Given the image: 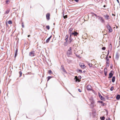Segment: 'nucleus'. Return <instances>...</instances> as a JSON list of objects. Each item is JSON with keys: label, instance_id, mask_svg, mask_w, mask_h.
<instances>
[{"label": "nucleus", "instance_id": "nucleus-22", "mask_svg": "<svg viewBox=\"0 0 120 120\" xmlns=\"http://www.w3.org/2000/svg\"><path fill=\"white\" fill-rule=\"evenodd\" d=\"M100 119L101 120H104L105 119V117L104 116L101 117H100Z\"/></svg>", "mask_w": 120, "mask_h": 120}, {"label": "nucleus", "instance_id": "nucleus-40", "mask_svg": "<svg viewBox=\"0 0 120 120\" xmlns=\"http://www.w3.org/2000/svg\"><path fill=\"white\" fill-rule=\"evenodd\" d=\"M104 74L105 76H106L107 75V72H104Z\"/></svg>", "mask_w": 120, "mask_h": 120}, {"label": "nucleus", "instance_id": "nucleus-35", "mask_svg": "<svg viewBox=\"0 0 120 120\" xmlns=\"http://www.w3.org/2000/svg\"><path fill=\"white\" fill-rule=\"evenodd\" d=\"M107 69L106 68H105L104 69V72H107Z\"/></svg>", "mask_w": 120, "mask_h": 120}, {"label": "nucleus", "instance_id": "nucleus-24", "mask_svg": "<svg viewBox=\"0 0 120 120\" xmlns=\"http://www.w3.org/2000/svg\"><path fill=\"white\" fill-rule=\"evenodd\" d=\"M67 61L68 63H71V60L67 59Z\"/></svg>", "mask_w": 120, "mask_h": 120}, {"label": "nucleus", "instance_id": "nucleus-46", "mask_svg": "<svg viewBox=\"0 0 120 120\" xmlns=\"http://www.w3.org/2000/svg\"><path fill=\"white\" fill-rule=\"evenodd\" d=\"M99 101V102H100L102 104H103V102L102 101Z\"/></svg>", "mask_w": 120, "mask_h": 120}, {"label": "nucleus", "instance_id": "nucleus-57", "mask_svg": "<svg viewBox=\"0 0 120 120\" xmlns=\"http://www.w3.org/2000/svg\"><path fill=\"white\" fill-rule=\"evenodd\" d=\"M110 46H112V45L111 44H110Z\"/></svg>", "mask_w": 120, "mask_h": 120}, {"label": "nucleus", "instance_id": "nucleus-11", "mask_svg": "<svg viewBox=\"0 0 120 120\" xmlns=\"http://www.w3.org/2000/svg\"><path fill=\"white\" fill-rule=\"evenodd\" d=\"M61 67L62 71L64 72V73H67L66 72L65 69H64V67L62 66H61Z\"/></svg>", "mask_w": 120, "mask_h": 120}, {"label": "nucleus", "instance_id": "nucleus-7", "mask_svg": "<svg viewBox=\"0 0 120 120\" xmlns=\"http://www.w3.org/2000/svg\"><path fill=\"white\" fill-rule=\"evenodd\" d=\"M83 38L86 39L87 37V34L86 33L84 34L82 36Z\"/></svg>", "mask_w": 120, "mask_h": 120}, {"label": "nucleus", "instance_id": "nucleus-28", "mask_svg": "<svg viewBox=\"0 0 120 120\" xmlns=\"http://www.w3.org/2000/svg\"><path fill=\"white\" fill-rule=\"evenodd\" d=\"M12 22L11 20H9L8 21V23L9 24H12Z\"/></svg>", "mask_w": 120, "mask_h": 120}, {"label": "nucleus", "instance_id": "nucleus-34", "mask_svg": "<svg viewBox=\"0 0 120 120\" xmlns=\"http://www.w3.org/2000/svg\"><path fill=\"white\" fill-rule=\"evenodd\" d=\"M68 35H67L66 36L65 38H68Z\"/></svg>", "mask_w": 120, "mask_h": 120}, {"label": "nucleus", "instance_id": "nucleus-37", "mask_svg": "<svg viewBox=\"0 0 120 120\" xmlns=\"http://www.w3.org/2000/svg\"><path fill=\"white\" fill-rule=\"evenodd\" d=\"M19 73L20 74V77L21 76L22 74V72L21 71H20L19 72Z\"/></svg>", "mask_w": 120, "mask_h": 120}, {"label": "nucleus", "instance_id": "nucleus-58", "mask_svg": "<svg viewBox=\"0 0 120 120\" xmlns=\"http://www.w3.org/2000/svg\"><path fill=\"white\" fill-rule=\"evenodd\" d=\"M94 15H95V16H97L96 15V14H94Z\"/></svg>", "mask_w": 120, "mask_h": 120}, {"label": "nucleus", "instance_id": "nucleus-18", "mask_svg": "<svg viewBox=\"0 0 120 120\" xmlns=\"http://www.w3.org/2000/svg\"><path fill=\"white\" fill-rule=\"evenodd\" d=\"M115 76H113V77H112V82H114L115 81Z\"/></svg>", "mask_w": 120, "mask_h": 120}, {"label": "nucleus", "instance_id": "nucleus-54", "mask_svg": "<svg viewBox=\"0 0 120 120\" xmlns=\"http://www.w3.org/2000/svg\"><path fill=\"white\" fill-rule=\"evenodd\" d=\"M30 36V35H28V37H29Z\"/></svg>", "mask_w": 120, "mask_h": 120}, {"label": "nucleus", "instance_id": "nucleus-39", "mask_svg": "<svg viewBox=\"0 0 120 120\" xmlns=\"http://www.w3.org/2000/svg\"><path fill=\"white\" fill-rule=\"evenodd\" d=\"M102 49L103 50H105V47H102Z\"/></svg>", "mask_w": 120, "mask_h": 120}, {"label": "nucleus", "instance_id": "nucleus-47", "mask_svg": "<svg viewBox=\"0 0 120 120\" xmlns=\"http://www.w3.org/2000/svg\"><path fill=\"white\" fill-rule=\"evenodd\" d=\"M9 1L8 0H6V3L8 4V2Z\"/></svg>", "mask_w": 120, "mask_h": 120}, {"label": "nucleus", "instance_id": "nucleus-36", "mask_svg": "<svg viewBox=\"0 0 120 120\" xmlns=\"http://www.w3.org/2000/svg\"><path fill=\"white\" fill-rule=\"evenodd\" d=\"M72 29H70L69 30V32H71L72 31Z\"/></svg>", "mask_w": 120, "mask_h": 120}, {"label": "nucleus", "instance_id": "nucleus-48", "mask_svg": "<svg viewBox=\"0 0 120 120\" xmlns=\"http://www.w3.org/2000/svg\"><path fill=\"white\" fill-rule=\"evenodd\" d=\"M79 71L81 73H82V71L81 70H79Z\"/></svg>", "mask_w": 120, "mask_h": 120}, {"label": "nucleus", "instance_id": "nucleus-10", "mask_svg": "<svg viewBox=\"0 0 120 120\" xmlns=\"http://www.w3.org/2000/svg\"><path fill=\"white\" fill-rule=\"evenodd\" d=\"M78 34V33L77 32H74L72 33L71 34V35H74L75 36H77Z\"/></svg>", "mask_w": 120, "mask_h": 120}, {"label": "nucleus", "instance_id": "nucleus-8", "mask_svg": "<svg viewBox=\"0 0 120 120\" xmlns=\"http://www.w3.org/2000/svg\"><path fill=\"white\" fill-rule=\"evenodd\" d=\"M50 16V15L49 13H47L46 15V18L48 20H49V19Z\"/></svg>", "mask_w": 120, "mask_h": 120}, {"label": "nucleus", "instance_id": "nucleus-17", "mask_svg": "<svg viewBox=\"0 0 120 120\" xmlns=\"http://www.w3.org/2000/svg\"><path fill=\"white\" fill-rule=\"evenodd\" d=\"M100 98L102 100L104 101L105 100V98L102 96H101V97H100Z\"/></svg>", "mask_w": 120, "mask_h": 120}, {"label": "nucleus", "instance_id": "nucleus-51", "mask_svg": "<svg viewBox=\"0 0 120 120\" xmlns=\"http://www.w3.org/2000/svg\"><path fill=\"white\" fill-rule=\"evenodd\" d=\"M109 50H108V54H107V56L108 55H109Z\"/></svg>", "mask_w": 120, "mask_h": 120}, {"label": "nucleus", "instance_id": "nucleus-38", "mask_svg": "<svg viewBox=\"0 0 120 120\" xmlns=\"http://www.w3.org/2000/svg\"><path fill=\"white\" fill-rule=\"evenodd\" d=\"M106 59L107 60H109V59H108V57H107V56L106 58Z\"/></svg>", "mask_w": 120, "mask_h": 120}, {"label": "nucleus", "instance_id": "nucleus-42", "mask_svg": "<svg viewBox=\"0 0 120 120\" xmlns=\"http://www.w3.org/2000/svg\"><path fill=\"white\" fill-rule=\"evenodd\" d=\"M109 66V64H106V67H108Z\"/></svg>", "mask_w": 120, "mask_h": 120}, {"label": "nucleus", "instance_id": "nucleus-61", "mask_svg": "<svg viewBox=\"0 0 120 120\" xmlns=\"http://www.w3.org/2000/svg\"><path fill=\"white\" fill-rule=\"evenodd\" d=\"M54 25L55 24L54 23V24H53Z\"/></svg>", "mask_w": 120, "mask_h": 120}, {"label": "nucleus", "instance_id": "nucleus-45", "mask_svg": "<svg viewBox=\"0 0 120 120\" xmlns=\"http://www.w3.org/2000/svg\"><path fill=\"white\" fill-rule=\"evenodd\" d=\"M106 63L107 64H109V60L107 61Z\"/></svg>", "mask_w": 120, "mask_h": 120}, {"label": "nucleus", "instance_id": "nucleus-12", "mask_svg": "<svg viewBox=\"0 0 120 120\" xmlns=\"http://www.w3.org/2000/svg\"><path fill=\"white\" fill-rule=\"evenodd\" d=\"M104 17L105 18V19L106 20H108L109 19V16L107 15H104Z\"/></svg>", "mask_w": 120, "mask_h": 120}, {"label": "nucleus", "instance_id": "nucleus-26", "mask_svg": "<svg viewBox=\"0 0 120 120\" xmlns=\"http://www.w3.org/2000/svg\"><path fill=\"white\" fill-rule=\"evenodd\" d=\"M52 77V76H48V78L47 81H48Z\"/></svg>", "mask_w": 120, "mask_h": 120}, {"label": "nucleus", "instance_id": "nucleus-9", "mask_svg": "<svg viewBox=\"0 0 120 120\" xmlns=\"http://www.w3.org/2000/svg\"><path fill=\"white\" fill-rule=\"evenodd\" d=\"M69 40V43H70L72 41H73V39L71 38V34H70V35Z\"/></svg>", "mask_w": 120, "mask_h": 120}, {"label": "nucleus", "instance_id": "nucleus-27", "mask_svg": "<svg viewBox=\"0 0 120 120\" xmlns=\"http://www.w3.org/2000/svg\"><path fill=\"white\" fill-rule=\"evenodd\" d=\"M64 14H63V16L64 18L65 19L66 18H67V15H66L65 16H64Z\"/></svg>", "mask_w": 120, "mask_h": 120}, {"label": "nucleus", "instance_id": "nucleus-52", "mask_svg": "<svg viewBox=\"0 0 120 120\" xmlns=\"http://www.w3.org/2000/svg\"><path fill=\"white\" fill-rule=\"evenodd\" d=\"M68 38H66L65 39V40H66V41H67V40H68Z\"/></svg>", "mask_w": 120, "mask_h": 120}, {"label": "nucleus", "instance_id": "nucleus-23", "mask_svg": "<svg viewBox=\"0 0 120 120\" xmlns=\"http://www.w3.org/2000/svg\"><path fill=\"white\" fill-rule=\"evenodd\" d=\"M64 46H67V41H66L64 43Z\"/></svg>", "mask_w": 120, "mask_h": 120}, {"label": "nucleus", "instance_id": "nucleus-1", "mask_svg": "<svg viewBox=\"0 0 120 120\" xmlns=\"http://www.w3.org/2000/svg\"><path fill=\"white\" fill-rule=\"evenodd\" d=\"M106 27L109 30V32H111L112 31V30L111 26L109 24H107L106 25Z\"/></svg>", "mask_w": 120, "mask_h": 120}, {"label": "nucleus", "instance_id": "nucleus-29", "mask_svg": "<svg viewBox=\"0 0 120 120\" xmlns=\"http://www.w3.org/2000/svg\"><path fill=\"white\" fill-rule=\"evenodd\" d=\"M46 28L48 30H49V29L50 27L49 26H46Z\"/></svg>", "mask_w": 120, "mask_h": 120}, {"label": "nucleus", "instance_id": "nucleus-56", "mask_svg": "<svg viewBox=\"0 0 120 120\" xmlns=\"http://www.w3.org/2000/svg\"><path fill=\"white\" fill-rule=\"evenodd\" d=\"M103 7H105V5H104V6H103Z\"/></svg>", "mask_w": 120, "mask_h": 120}, {"label": "nucleus", "instance_id": "nucleus-59", "mask_svg": "<svg viewBox=\"0 0 120 120\" xmlns=\"http://www.w3.org/2000/svg\"><path fill=\"white\" fill-rule=\"evenodd\" d=\"M79 78H80V79L81 78V77L80 76Z\"/></svg>", "mask_w": 120, "mask_h": 120}, {"label": "nucleus", "instance_id": "nucleus-32", "mask_svg": "<svg viewBox=\"0 0 120 120\" xmlns=\"http://www.w3.org/2000/svg\"><path fill=\"white\" fill-rule=\"evenodd\" d=\"M113 90V87L112 86L110 88V90H111V91H112Z\"/></svg>", "mask_w": 120, "mask_h": 120}, {"label": "nucleus", "instance_id": "nucleus-33", "mask_svg": "<svg viewBox=\"0 0 120 120\" xmlns=\"http://www.w3.org/2000/svg\"><path fill=\"white\" fill-rule=\"evenodd\" d=\"M48 72L49 74L52 73V71L51 70H49L48 71Z\"/></svg>", "mask_w": 120, "mask_h": 120}, {"label": "nucleus", "instance_id": "nucleus-20", "mask_svg": "<svg viewBox=\"0 0 120 120\" xmlns=\"http://www.w3.org/2000/svg\"><path fill=\"white\" fill-rule=\"evenodd\" d=\"M90 100L91 103H92L93 102V98L91 97L90 99Z\"/></svg>", "mask_w": 120, "mask_h": 120}, {"label": "nucleus", "instance_id": "nucleus-30", "mask_svg": "<svg viewBox=\"0 0 120 120\" xmlns=\"http://www.w3.org/2000/svg\"><path fill=\"white\" fill-rule=\"evenodd\" d=\"M88 65L90 67H91L92 66V64L91 63H89L88 64Z\"/></svg>", "mask_w": 120, "mask_h": 120}, {"label": "nucleus", "instance_id": "nucleus-41", "mask_svg": "<svg viewBox=\"0 0 120 120\" xmlns=\"http://www.w3.org/2000/svg\"><path fill=\"white\" fill-rule=\"evenodd\" d=\"M22 26L23 28H24V26L23 25V23H22Z\"/></svg>", "mask_w": 120, "mask_h": 120}, {"label": "nucleus", "instance_id": "nucleus-31", "mask_svg": "<svg viewBox=\"0 0 120 120\" xmlns=\"http://www.w3.org/2000/svg\"><path fill=\"white\" fill-rule=\"evenodd\" d=\"M75 54V55L76 56L78 57H80L79 56V55H77V54L76 53H74Z\"/></svg>", "mask_w": 120, "mask_h": 120}, {"label": "nucleus", "instance_id": "nucleus-53", "mask_svg": "<svg viewBox=\"0 0 120 120\" xmlns=\"http://www.w3.org/2000/svg\"><path fill=\"white\" fill-rule=\"evenodd\" d=\"M117 1V2L118 3H119V0H116Z\"/></svg>", "mask_w": 120, "mask_h": 120}, {"label": "nucleus", "instance_id": "nucleus-6", "mask_svg": "<svg viewBox=\"0 0 120 120\" xmlns=\"http://www.w3.org/2000/svg\"><path fill=\"white\" fill-rule=\"evenodd\" d=\"M98 17L99 18L98 19L101 21V22L103 23L105 22V21L102 17L99 16H98Z\"/></svg>", "mask_w": 120, "mask_h": 120}, {"label": "nucleus", "instance_id": "nucleus-4", "mask_svg": "<svg viewBox=\"0 0 120 120\" xmlns=\"http://www.w3.org/2000/svg\"><path fill=\"white\" fill-rule=\"evenodd\" d=\"M86 88L88 90L90 91L91 90L92 87L90 85H88L86 86Z\"/></svg>", "mask_w": 120, "mask_h": 120}, {"label": "nucleus", "instance_id": "nucleus-50", "mask_svg": "<svg viewBox=\"0 0 120 120\" xmlns=\"http://www.w3.org/2000/svg\"><path fill=\"white\" fill-rule=\"evenodd\" d=\"M105 103H103L102 104V106H104L105 105Z\"/></svg>", "mask_w": 120, "mask_h": 120}, {"label": "nucleus", "instance_id": "nucleus-13", "mask_svg": "<svg viewBox=\"0 0 120 120\" xmlns=\"http://www.w3.org/2000/svg\"><path fill=\"white\" fill-rule=\"evenodd\" d=\"M80 66L82 68H84L85 66L83 64H79Z\"/></svg>", "mask_w": 120, "mask_h": 120}, {"label": "nucleus", "instance_id": "nucleus-15", "mask_svg": "<svg viewBox=\"0 0 120 120\" xmlns=\"http://www.w3.org/2000/svg\"><path fill=\"white\" fill-rule=\"evenodd\" d=\"M51 37L52 36H51L48 39H47L46 41V43H48L49 42L50 39L51 38Z\"/></svg>", "mask_w": 120, "mask_h": 120}, {"label": "nucleus", "instance_id": "nucleus-2", "mask_svg": "<svg viewBox=\"0 0 120 120\" xmlns=\"http://www.w3.org/2000/svg\"><path fill=\"white\" fill-rule=\"evenodd\" d=\"M67 54L68 55H71L72 54L71 47L67 51Z\"/></svg>", "mask_w": 120, "mask_h": 120}, {"label": "nucleus", "instance_id": "nucleus-25", "mask_svg": "<svg viewBox=\"0 0 120 120\" xmlns=\"http://www.w3.org/2000/svg\"><path fill=\"white\" fill-rule=\"evenodd\" d=\"M75 78L76 79V82H77V81H78V79L77 76H75Z\"/></svg>", "mask_w": 120, "mask_h": 120}, {"label": "nucleus", "instance_id": "nucleus-44", "mask_svg": "<svg viewBox=\"0 0 120 120\" xmlns=\"http://www.w3.org/2000/svg\"><path fill=\"white\" fill-rule=\"evenodd\" d=\"M78 91L79 92H81V90H80V89H78Z\"/></svg>", "mask_w": 120, "mask_h": 120}, {"label": "nucleus", "instance_id": "nucleus-3", "mask_svg": "<svg viewBox=\"0 0 120 120\" xmlns=\"http://www.w3.org/2000/svg\"><path fill=\"white\" fill-rule=\"evenodd\" d=\"M114 73V71H111L109 74V78H110L112 77Z\"/></svg>", "mask_w": 120, "mask_h": 120}, {"label": "nucleus", "instance_id": "nucleus-5", "mask_svg": "<svg viewBox=\"0 0 120 120\" xmlns=\"http://www.w3.org/2000/svg\"><path fill=\"white\" fill-rule=\"evenodd\" d=\"M34 51H32L30 52L29 56H34Z\"/></svg>", "mask_w": 120, "mask_h": 120}, {"label": "nucleus", "instance_id": "nucleus-19", "mask_svg": "<svg viewBox=\"0 0 120 120\" xmlns=\"http://www.w3.org/2000/svg\"><path fill=\"white\" fill-rule=\"evenodd\" d=\"M119 55H118L117 54H116L115 58L117 60H118L119 58Z\"/></svg>", "mask_w": 120, "mask_h": 120}, {"label": "nucleus", "instance_id": "nucleus-21", "mask_svg": "<svg viewBox=\"0 0 120 120\" xmlns=\"http://www.w3.org/2000/svg\"><path fill=\"white\" fill-rule=\"evenodd\" d=\"M120 98V95H118L116 97V98L117 99L119 100Z\"/></svg>", "mask_w": 120, "mask_h": 120}, {"label": "nucleus", "instance_id": "nucleus-60", "mask_svg": "<svg viewBox=\"0 0 120 120\" xmlns=\"http://www.w3.org/2000/svg\"><path fill=\"white\" fill-rule=\"evenodd\" d=\"M118 28V27H117V26H116V28Z\"/></svg>", "mask_w": 120, "mask_h": 120}, {"label": "nucleus", "instance_id": "nucleus-16", "mask_svg": "<svg viewBox=\"0 0 120 120\" xmlns=\"http://www.w3.org/2000/svg\"><path fill=\"white\" fill-rule=\"evenodd\" d=\"M10 11V9H8L6 10L4 13V14L6 15L8 14Z\"/></svg>", "mask_w": 120, "mask_h": 120}, {"label": "nucleus", "instance_id": "nucleus-14", "mask_svg": "<svg viewBox=\"0 0 120 120\" xmlns=\"http://www.w3.org/2000/svg\"><path fill=\"white\" fill-rule=\"evenodd\" d=\"M18 51V49H16L15 50V56H14V57L15 58L16 57V56L17 55Z\"/></svg>", "mask_w": 120, "mask_h": 120}, {"label": "nucleus", "instance_id": "nucleus-55", "mask_svg": "<svg viewBox=\"0 0 120 120\" xmlns=\"http://www.w3.org/2000/svg\"><path fill=\"white\" fill-rule=\"evenodd\" d=\"M110 120V118H108V120Z\"/></svg>", "mask_w": 120, "mask_h": 120}, {"label": "nucleus", "instance_id": "nucleus-49", "mask_svg": "<svg viewBox=\"0 0 120 120\" xmlns=\"http://www.w3.org/2000/svg\"><path fill=\"white\" fill-rule=\"evenodd\" d=\"M74 0L76 2H78L79 1L78 0Z\"/></svg>", "mask_w": 120, "mask_h": 120}, {"label": "nucleus", "instance_id": "nucleus-43", "mask_svg": "<svg viewBox=\"0 0 120 120\" xmlns=\"http://www.w3.org/2000/svg\"><path fill=\"white\" fill-rule=\"evenodd\" d=\"M98 95H99V97H101V96L100 94L99 93H98Z\"/></svg>", "mask_w": 120, "mask_h": 120}]
</instances>
